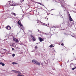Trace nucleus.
I'll return each mask as SVG.
<instances>
[{
  "mask_svg": "<svg viewBox=\"0 0 76 76\" xmlns=\"http://www.w3.org/2000/svg\"><path fill=\"white\" fill-rule=\"evenodd\" d=\"M19 25H20L22 30H23V25L21 23H19Z\"/></svg>",
  "mask_w": 76,
  "mask_h": 76,
  "instance_id": "nucleus-8",
  "label": "nucleus"
},
{
  "mask_svg": "<svg viewBox=\"0 0 76 76\" xmlns=\"http://www.w3.org/2000/svg\"><path fill=\"white\" fill-rule=\"evenodd\" d=\"M32 63L35 64H36V65H37V66H40L41 65L39 62L35 60V59H33L32 60Z\"/></svg>",
  "mask_w": 76,
  "mask_h": 76,
  "instance_id": "nucleus-1",
  "label": "nucleus"
},
{
  "mask_svg": "<svg viewBox=\"0 0 76 76\" xmlns=\"http://www.w3.org/2000/svg\"><path fill=\"white\" fill-rule=\"evenodd\" d=\"M61 18H63V16H62V15H61Z\"/></svg>",
  "mask_w": 76,
  "mask_h": 76,
  "instance_id": "nucleus-29",
  "label": "nucleus"
},
{
  "mask_svg": "<svg viewBox=\"0 0 76 76\" xmlns=\"http://www.w3.org/2000/svg\"><path fill=\"white\" fill-rule=\"evenodd\" d=\"M6 28L7 29V30H10L11 27L9 26H8L7 27H6Z\"/></svg>",
  "mask_w": 76,
  "mask_h": 76,
  "instance_id": "nucleus-5",
  "label": "nucleus"
},
{
  "mask_svg": "<svg viewBox=\"0 0 76 76\" xmlns=\"http://www.w3.org/2000/svg\"><path fill=\"white\" fill-rule=\"evenodd\" d=\"M48 25H49V24H48Z\"/></svg>",
  "mask_w": 76,
  "mask_h": 76,
  "instance_id": "nucleus-36",
  "label": "nucleus"
},
{
  "mask_svg": "<svg viewBox=\"0 0 76 76\" xmlns=\"http://www.w3.org/2000/svg\"><path fill=\"white\" fill-rule=\"evenodd\" d=\"M39 4H41V3H39Z\"/></svg>",
  "mask_w": 76,
  "mask_h": 76,
  "instance_id": "nucleus-28",
  "label": "nucleus"
},
{
  "mask_svg": "<svg viewBox=\"0 0 76 76\" xmlns=\"http://www.w3.org/2000/svg\"><path fill=\"white\" fill-rule=\"evenodd\" d=\"M64 45V44H63V43H62L61 44V45Z\"/></svg>",
  "mask_w": 76,
  "mask_h": 76,
  "instance_id": "nucleus-22",
  "label": "nucleus"
},
{
  "mask_svg": "<svg viewBox=\"0 0 76 76\" xmlns=\"http://www.w3.org/2000/svg\"><path fill=\"white\" fill-rule=\"evenodd\" d=\"M69 20H70V22H71L72 21H73V19L72 18V17H71V16H70V14L69 13Z\"/></svg>",
  "mask_w": 76,
  "mask_h": 76,
  "instance_id": "nucleus-7",
  "label": "nucleus"
},
{
  "mask_svg": "<svg viewBox=\"0 0 76 76\" xmlns=\"http://www.w3.org/2000/svg\"><path fill=\"white\" fill-rule=\"evenodd\" d=\"M12 50H13V51H15V49L14 48H12Z\"/></svg>",
  "mask_w": 76,
  "mask_h": 76,
  "instance_id": "nucleus-20",
  "label": "nucleus"
},
{
  "mask_svg": "<svg viewBox=\"0 0 76 76\" xmlns=\"http://www.w3.org/2000/svg\"><path fill=\"white\" fill-rule=\"evenodd\" d=\"M15 71H15V70H12V72H15Z\"/></svg>",
  "mask_w": 76,
  "mask_h": 76,
  "instance_id": "nucleus-24",
  "label": "nucleus"
},
{
  "mask_svg": "<svg viewBox=\"0 0 76 76\" xmlns=\"http://www.w3.org/2000/svg\"><path fill=\"white\" fill-rule=\"evenodd\" d=\"M14 4V2H12V4L10 3V1L8 2L7 4V6H13Z\"/></svg>",
  "mask_w": 76,
  "mask_h": 76,
  "instance_id": "nucleus-2",
  "label": "nucleus"
},
{
  "mask_svg": "<svg viewBox=\"0 0 76 76\" xmlns=\"http://www.w3.org/2000/svg\"><path fill=\"white\" fill-rule=\"evenodd\" d=\"M23 13H24V12H23Z\"/></svg>",
  "mask_w": 76,
  "mask_h": 76,
  "instance_id": "nucleus-30",
  "label": "nucleus"
},
{
  "mask_svg": "<svg viewBox=\"0 0 76 76\" xmlns=\"http://www.w3.org/2000/svg\"><path fill=\"white\" fill-rule=\"evenodd\" d=\"M23 1H24V0H20V2L22 3V2Z\"/></svg>",
  "mask_w": 76,
  "mask_h": 76,
  "instance_id": "nucleus-16",
  "label": "nucleus"
},
{
  "mask_svg": "<svg viewBox=\"0 0 76 76\" xmlns=\"http://www.w3.org/2000/svg\"><path fill=\"white\" fill-rule=\"evenodd\" d=\"M15 73H16V74L18 76H24L23 75H20L21 74H22V73L20 72L15 71Z\"/></svg>",
  "mask_w": 76,
  "mask_h": 76,
  "instance_id": "nucleus-3",
  "label": "nucleus"
},
{
  "mask_svg": "<svg viewBox=\"0 0 76 76\" xmlns=\"http://www.w3.org/2000/svg\"><path fill=\"white\" fill-rule=\"evenodd\" d=\"M75 38H76V37H75Z\"/></svg>",
  "mask_w": 76,
  "mask_h": 76,
  "instance_id": "nucleus-35",
  "label": "nucleus"
},
{
  "mask_svg": "<svg viewBox=\"0 0 76 76\" xmlns=\"http://www.w3.org/2000/svg\"><path fill=\"white\" fill-rule=\"evenodd\" d=\"M30 37L31 38H32V39L33 41H36L35 38V37H34V36H33L31 35Z\"/></svg>",
  "mask_w": 76,
  "mask_h": 76,
  "instance_id": "nucleus-6",
  "label": "nucleus"
},
{
  "mask_svg": "<svg viewBox=\"0 0 76 76\" xmlns=\"http://www.w3.org/2000/svg\"><path fill=\"white\" fill-rule=\"evenodd\" d=\"M52 28H56V26H53Z\"/></svg>",
  "mask_w": 76,
  "mask_h": 76,
  "instance_id": "nucleus-25",
  "label": "nucleus"
},
{
  "mask_svg": "<svg viewBox=\"0 0 76 76\" xmlns=\"http://www.w3.org/2000/svg\"><path fill=\"white\" fill-rule=\"evenodd\" d=\"M13 44H12V45H10V46H11V47H13Z\"/></svg>",
  "mask_w": 76,
  "mask_h": 76,
  "instance_id": "nucleus-18",
  "label": "nucleus"
},
{
  "mask_svg": "<svg viewBox=\"0 0 76 76\" xmlns=\"http://www.w3.org/2000/svg\"><path fill=\"white\" fill-rule=\"evenodd\" d=\"M37 48H38V47H37V46H35V49H37Z\"/></svg>",
  "mask_w": 76,
  "mask_h": 76,
  "instance_id": "nucleus-21",
  "label": "nucleus"
},
{
  "mask_svg": "<svg viewBox=\"0 0 76 76\" xmlns=\"http://www.w3.org/2000/svg\"><path fill=\"white\" fill-rule=\"evenodd\" d=\"M39 40L40 42H42V41H44V39H43L41 37H39Z\"/></svg>",
  "mask_w": 76,
  "mask_h": 76,
  "instance_id": "nucleus-9",
  "label": "nucleus"
},
{
  "mask_svg": "<svg viewBox=\"0 0 76 76\" xmlns=\"http://www.w3.org/2000/svg\"><path fill=\"white\" fill-rule=\"evenodd\" d=\"M3 50H6V49H3Z\"/></svg>",
  "mask_w": 76,
  "mask_h": 76,
  "instance_id": "nucleus-33",
  "label": "nucleus"
},
{
  "mask_svg": "<svg viewBox=\"0 0 76 76\" xmlns=\"http://www.w3.org/2000/svg\"><path fill=\"white\" fill-rule=\"evenodd\" d=\"M15 54H13L12 55V57H15Z\"/></svg>",
  "mask_w": 76,
  "mask_h": 76,
  "instance_id": "nucleus-15",
  "label": "nucleus"
},
{
  "mask_svg": "<svg viewBox=\"0 0 76 76\" xmlns=\"http://www.w3.org/2000/svg\"><path fill=\"white\" fill-rule=\"evenodd\" d=\"M48 18H47V20H48Z\"/></svg>",
  "mask_w": 76,
  "mask_h": 76,
  "instance_id": "nucleus-31",
  "label": "nucleus"
},
{
  "mask_svg": "<svg viewBox=\"0 0 76 76\" xmlns=\"http://www.w3.org/2000/svg\"><path fill=\"white\" fill-rule=\"evenodd\" d=\"M0 64L1 65H2V66H5V64H4L2 62H1L0 63Z\"/></svg>",
  "mask_w": 76,
  "mask_h": 76,
  "instance_id": "nucleus-10",
  "label": "nucleus"
},
{
  "mask_svg": "<svg viewBox=\"0 0 76 76\" xmlns=\"http://www.w3.org/2000/svg\"><path fill=\"white\" fill-rule=\"evenodd\" d=\"M12 64H18V63H15V62H13L12 63Z\"/></svg>",
  "mask_w": 76,
  "mask_h": 76,
  "instance_id": "nucleus-14",
  "label": "nucleus"
},
{
  "mask_svg": "<svg viewBox=\"0 0 76 76\" xmlns=\"http://www.w3.org/2000/svg\"><path fill=\"white\" fill-rule=\"evenodd\" d=\"M75 69L76 68V66H75Z\"/></svg>",
  "mask_w": 76,
  "mask_h": 76,
  "instance_id": "nucleus-27",
  "label": "nucleus"
},
{
  "mask_svg": "<svg viewBox=\"0 0 76 76\" xmlns=\"http://www.w3.org/2000/svg\"><path fill=\"white\" fill-rule=\"evenodd\" d=\"M75 68H72V70H75Z\"/></svg>",
  "mask_w": 76,
  "mask_h": 76,
  "instance_id": "nucleus-23",
  "label": "nucleus"
},
{
  "mask_svg": "<svg viewBox=\"0 0 76 76\" xmlns=\"http://www.w3.org/2000/svg\"><path fill=\"white\" fill-rule=\"evenodd\" d=\"M73 54H74V53H73Z\"/></svg>",
  "mask_w": 76,
  "mask_h": 76,
  "instance_id": "nucleus-37",
  "label": "nucleus"
},
{
  "mask_svg": "<svg viewBox=\"0 0 76 76\" xmlns=\"http://www.w3.org/2000/svg\"><path fill=\"white\" fill-rule=\"evenodd\" d=\"M28 32H30L31 33V35H32V31L31 30H28Z\"/></svg>",
  "mask_w": 76,
  "mask_h": 76,
  "instance_id": "nucleus-12",
  "label": "nucleus"
},
{
  "mask_svg": "<svg viewBox=\"0 0 76 76\" xmlns=\"http://www.w3.org/2000/svg\"><path fill=\"white\" fill-rule=\"evenodd\" d=\"M18 25H19V23H19V21H18Z\"/></svg>",
  "mask_w": 76,
  "mask_h": 76,
  "instance_id": "nucleus-19",
  "label": "nucleus"
},
{
  "mask_svg": "<svg viewBox=\"0 0 76 76\" xmlns=\"http://www.w3.org/2000/svg\"><path fill=\"white\" fill-rule=\"evenodd\" d=\"M68 26H69V25H70V23H69V22H68Z\"/></svg>",
  "mask_w": 76,
  "mask_h": 76,
  "instance_id": "nucleus-17",
  "label": "nucleus"
},
{
  "mask_svg": "<svg viewBox=\"0 0 76 76\" xmlns=\"http://www.w3.org/2000/svg\"><path fill=\"white\" fill-rule=\"evenodd\" d=\"M13 40L16 42H19V40L18 39H16V38L14 37L13 38Z\"/></svg>",
  "mask_w": 76,
  "mask_h": 76,
  "instance_id": "nucleus-4",
  "label": "nucleus"
},
{
  "mask_svg": "<svg viewBox=\"0 0 76 76\" xmlns=\"http://www.w3.org/2000/svg\"><path fill=\"white\" fill-rule=\"evenodd\" d=\"M54 47V45H50V47Z\"/></svg>",
  "mask_w": 76,
  "mask_h": 76,
  "instance_id": "nucleus-13",
  "label": "nucleus"
},
{
  "mask_svg": "<svg viewBox=\"0 0 76 76\" xmlns=\"http://www.w3.org/2000/svg\"><path fill=\"white\" fill-rule=\"evenodd\" d=\"M11 14H12V15H14V16H16V14L14 12L11 13Z\"/></svg>",
  "mask_w": 76,
  "mask_h": 76,
  "instance_id": "nucleus-11",
  "label": "nucleus"
},
{
  "mask_svg": "<svg viewBox=\"0 0 76 76\" xmlns=\"http://www.w3.org/2000/svg\"><path fill=\"white\" fill-rule=\"evenodd\" d=\"M72 36V37H74V36Z\"/></svg>",
  "mask_w": 76,
  "mask_h": 76,
  "instance_id": "nucleus-32",
  "label": "nucleus"
},
{
  "mask_svg": "<svg viewBox=\"0 0 76 76\" xmlns=\"http://www.w3.org/2000/svg\"><path fill=\"white\" fill-rule=\"evenodd\" d=\"M38 30L39 32H40V31H39V29H38Z\"/></svg>",
  "mask_w": 76,
  "mask_h": 76,
  "instance_id": "nucleus-26",
  "label": "nucleus"
},
{
  "mask_svg": "<svg viewBox=\"0 0 76 76\" xmlns=\"http://www.w3.org/2000/svg\"><path fill=\"white\" fill-rule=\"evenodd\" d=\"M32 12V10H31V11L30 12Z\"/></svg>",
  "mask_w": 76,
  "mask_h": 76,
  "instance_id": "nucleus-34",
  "label": "nucleus"
},
{
  "mask_svg": "<svg viewBox=\"0 0 76 76\" xmlns=\"http://www.w3.org/2000/svg\"><path fill=\"white\" fill-rule=\"evenodd\" d=\"M52 15H53V14H52Z\"/></svg>",
  "mask_w": 76,
  "mask_h": 76,
  "instance_id": "nucleus-38",
  "label": "nucleus"
}]
</instances>
